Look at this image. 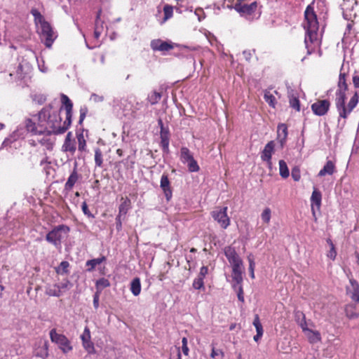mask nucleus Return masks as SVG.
<instances>
[{"instance_id":"obj_1","label":"nucleus","mask_w":359,"mask_h":359,"mask_svg":"<svg viewBox=\"0 0 359 359\" xmlns=\"http://www.w3.org/2000/svg\"><path fill=\"white\" fill-rule=\"evenodd\" d=\"M25 130L31 135H36L48 129L53 130L62 123L59 111L51 104L43 107L37 114H31L24 120Z\"/></svg>"},{"instance_id":"obj_2","label":"nucleus","mask_w":359,"mask_h":359,"mask_svg":"<svg viewBox=\"0 0 359 359\" xmlns=\"http://www.w3.org/2000/svg\"><path fill=\"white\" fill-rule=\"evenodd\" d=\"M61 102L62 108L65 110V120L62 123L56 126L53 130L48 129V132L37 134L36 140H29V144L31 147H36L39 144L42 148L46 150L51 151L53 149L55 140L52 138L53 135H60L64 133L70 127L72 118L73 103L67 95L62 94Z\"/></svg>"},{"instance_id":"obj_3","label":"nucleus","mask_w":359,"mask_h":359,"mask_svg":"<svg viewBox=\"0 0 359 359\" xmlns=\"http://www.w3.org/2000/svg\"><path fill=\"white\" fill-rule=\"evenodd\" d=\"M348 72H345L343 67L340 69L337 88L335 93L334 104L339 114V118L346 119L359 102V92L355 91L353 96L346 104V92L348 86Z\"/></svg>"},{"instance_id":"obj_4","label":"nucleus","mask_w":359,"mask_h":359,"mask_svg":"<svg viewBox=\"0 0 359 359\" xmlns=\"http://www.w3.org/2000/svg\"><path fill=\"white\" fill-rule=\"evenodd\" d=\"M304 29H306V36L304 43L307 49V53L311 55L316 51V49L320 48V41L318 38V31L319 25L317 15L311 6H308L304 11Z\"/></svg>"},{"instance_id":"obj_5","label":"nucleus","mask_w":359,"mask_h":359,"mask_svg":"<svg viewBox=\"0 0 359 359\" xmlns=\"http://www.w3.org/2000/svg\"><path fill=\"white\" fill-rule=\"evenodd\" d=\"M69 232L70 227L66 224L55 226L46 235V241L56 248L60 247L62 241L68 236Z\"/></svg>"},{"instance_id":"obj_6","label":"nucleus","mask_w":359,"mask_h":359,"mask_svg":"<svg viewBox=\"0 0 359 359\" xmlns=\"http://www.w3.org/2000/svg\"><path fill=\"white\" fill-rule=\"evenodd\" d=\"M49 334L51 341L56 344L64 353H67L73 349L69 339L65 334L57 333L56 329H52Z\"/></svg>"},{"instance_id":"obj_7","label":"nucleus","mask_w":359,"mask_h":359,"mask_svg":"<svg viewBox=\"0 0 359 359\" xmlns=\"http://www.w3.org/2000/svg\"><path fill=\"white\" fill-rule=\"evenodd\" d=\"M228 208L225 207H216L211 212L210 215L213 219L223 229H227L230 224L231 219L227 215Z\"/></svg>"},{"instance_id":"obj_8","label":"nucleus","mask_w":359,"mask_h":359,"mask_svg":"<svg viewBox=\"0 0 359 359\" xmlns=\"http://www.w3.org/2000/svg\"><path fill=\"white\" fill-rule=\"evenodd\" d=\"M46 151L44 148L39 147L30 151L29 161L32 165L39 163L41 166L46 163H50Z\"/></svg>"},{"instance_id":"obj_9","label":"nucleus","mask_w":359,"mask_h":359,"mask_svg":"<svg viewBox=\"0 0 359 359\" xmlns=\"http://www.w3.org/2000/svg\"><path fill=\"white\" fill-rule=\"evenodd\" d=\"M331 103L328 100H317L311 106L312 112L318 116H323L327 114Z\"/></svg>"},{"instance_id":"obj_10","label":"nucleus","mask_w":359,"mask_h":359,"mask_svg":"<svg viewBox=\"0 0 359 359\" xmlns=\"http://www.w3.org/2000/svg\"><path fill=\"white\" fill-rule=\"evenodd\" d=\"M40 36L41 39L44 41V44L47 48L51 47L56 38L49 22L41 27Z\"/></svg>"},{"instance_id":"obj_11","label":"nucleus","mask_w":359,"mask_h":359,"mask_svg":"<svg viewBox=\"0 0 359 359\" xmlns=\"http://www.w3.org/2000/svg\"><path fill=\"white\" fill-rule=\"evenodd\" d=\"M176 45L172 42L163 41L162 39H153L151 41L150 46L154 51H160L163 53L172 50Z\"/></svg>"},{"instance_id":"obj_12","label":"nucleus","mask_w":359,"mask_h":359,"mask_svg":"<svg viewBox=\"0 0 359 359\" xmlns=\"http://www.w3.org/2000/svg\"><path fill=\"white\" fill-rule=\"evenodd\" d=\"M224 252L231 267L243 265V261L234 248L226 246L224 248Z\"/></svg>"},{"instance_id":"obj_13","label":"nucleus","mask_w":359,"mask_h":359,"mask_svg":"<svg viewBox=\"0 0 359 359\" xmlns=\"http://www.w3.org/2000/svg\"><path fill=\"white\" fill-rule=\"evenodd\" d=\"M160 187L161 188L165 198L169 201L172 196V189L170 185V182L168 179V175L163 173L161 178Z\"/></svg>"},{"instance_id":"obj_14","label":"nucleus","mask_w":359,"mask_h":359,"mask_svg":"<svg viewBox=\"0 0 359 359\" xmlns=\"http://www.w3.org/2000/svg\"><path fill=\"white\" fill-rule=\"evenodd\" d=\"M275 149V143L274 141H269L264 147L263 151L261 152V159L263 161L267 163L269 166H271L272 164L271 157L272 154L274 152Z\"/></svg>"},{"instance_id":"obj_15","label":"nucleus","mask_w":359,"mask_h":359,"mask_svg":"<svg viewBox=\"0 0 359 359\" xmlns=\"http://www.w3.org/2000/svg\"><path fill=\"white\" fill-rule=\"evenodd\" d=\"M257 7V3L256 1H253L250 4L236 3L234 8L240 13L245 15H251L253 13Z\"/></svg>"},{"instance_id":"obj_16","label":"nucleus","mask_w":359,"mask_h":359,"mask_svg":"<svg viewBox=\"0 0 359 359\" xmlns=\"http://www.w3.org/2000/svg\"><path fill=\"white\" fill-rule=\"evenodd\" d=\"M243 266H236L232 267V280L233 281V288L237 290V285H243Z\"/></svg>"},{"instance_id":"obj_17","label":"nucleus","mask_w":359,"mask_h":359,"mask_svg":"<svg viewBox=\"0 0 359 359\" xmlns=\"http://www.w3.org/2000/svg\"><path fill=\"white\" fill-rule=\"evenodd\" d=\"M62 149L65 152H69L71 155H74L76 150L75 140L72 138V134L69 132L65 139V142L62 146Z\"/></svg>"},{"instance_id":"obj_18","label":"nucleus","mask_w":359,"mask_h":359,"mask_svg":"<svg viewBox=\"0 0 359 359\" xmlns=\"http://www.w3.org/2000/svg\"><path fill=\"white\" fill-rule=\"evenodd\" d=\"M351 288L347 289V293L350 295L351 299L355 302L359 303V284L354 279L350 280Z\"/></svg>"},{"instance_id":"obj_19","label":"nucleus","mask_w":359,"mask_h":359,"mask_svg":"<svg viewBox=\"0 0 359 359\" xmlns=\"http://www.w3.org/2000/svg\"><path fill=\"white\" fill-rule=\"evenodd\" d=\"M79 178V175L78 173L76 166L74 167L72 173L69 176L67 181L65 184V191H69L72 189L75 184L77 182Z\"/></svg>"},{"instance_id":"obj_20","label":"nucleus","mask_w":359,"mask_h":359,"mask_svg":"<svg viewBox=\"0 0 359 359\" xmlns=\"http://www.w3.org/2000/svg\"><path fill=\"white\" fill-rule=\"evenodd\" d=\"M321 201H322V194L321 192L316 188H313L311 196V209L313 215H315V211L313 208V205H315L318 210L320 208L321 206Z\"/></svg>"},{"instance_id":"obj_21","label":"nucleus","mask_w":359,"mask_h":359,"mask_svg":"<svg viewBox=\"0 0 359 359\" xmlns=\"http://www.w3.org/2000/svg\"><path fill=\"white\" fill-rule=\"evenodd\" d=\"M287 126L285 123H280L278 126L277 139L283 147L287 137Z\"/></svg>"},{"instance_id":"obj_22","label":"nucleus","mask_w":359,"mask_h":359,"mask_svg":"<svg viewBox=\"0 0 359 359\" xmlns=\"http://www.w3.org/2000/svg\"><path fill=\"white\" fill-rule=\"evenodd\" d=\"M301 315L303 316V321H304V325H303V323L301 324L302 330L304 331V330H308L309 332V333H310V334L308 336L309 342L310 343H316L317 341H320L321 337H320V333L318 332L313 331V330L306 329L304 327V325L305 326L306 325V320H305V316H304V314L303 313H301Z\"/></svg>"},{"instance_id":"obj_23","label":"nucleus","mask_w":359,"mask_h":359,"mask_svg":"<svg viewBox=\"0 0 359 359\" xmlns=\"http://www.w3.org/2000/svg\"><path fill=\"white\" fill-rule=\"evenodd\" d=\"M336 171V166L333 161H328L324 165V167L319 171L318 175L319 177H323L326 175H331Z\"/></svg>"},{"instance_id":"obj_24","label":"nucleus","mask_w":359,"mask_h":359,"mask_svg":"<svg viewBox=\"0 0 359 359\" xmlns=\"http://www.w3.org/2000/svg\"><path fill=\"white\" fill-rule=\"evenodd\" d=\"M121 204L118 207V215L125 216L131 208V201L128 197L121 198Z\"/></svg>"},{"instance_id":"obj_25","label":"nucleus","mask_w":359,"mask_h":359,"mask_svg":"<svg viewBox=\"0 0 359 359\" xmlns=\"http://www.w3.org/2000/svg\"><path fill=\"white\" fill-rule=\"evenodd\" d=\"M105 261L106 257L104 256L88 260L86 262V266L87 267L86 271L88 272H92L93 271H94L97 265H99Z\"/></svg>"},{"instance_id":"obj_26","label":"nucleus","mask_w":359,"mask_h":359,"mask_svg":"<svg viewBox=\"0 0 359 359\" xmlns=\"http://www.w3.org/2000/svg\"><path fill=\"white\" fill-rule=\"evenodd\" d=\"M346 315L349 318H355L359 316V305L348 304L345 308Z\"/></svg>"},{"instance_id":"obj_27","label":"nucleus","mask_w":359,"mask_h":359,"mask_svg":"<svg viewBox=\"0 0 359 359\" xmlns=\"http://www.w3.org/2000/svg\"><path fill=\"white\" fill-rule=\"evenodd\" d=\"M30 13L34 17L35 24L36 25H39L40 27L48 23L45 20L44 17L41 15V13L36 8H32Z\"/></svg>"},{"instance_id":"obj_28","label":"nucleus","mask_w":359,"mask_h":359,"mask_svg":"<svg viewBox=\"0 0 359 359\" xmlns=\"http://www.w3.org/2000/svg\"><path fill=\"white\" fill-rule=\"evenodd\" d=\"M131 292L134 296H138L141 292V283L140 278H135L133 279L130 283Z\"/></svg>"},{"instance_id":"obj_29","label":"nucleus","mask_w":359,"mask_h":359,"mask_svg":"<svg viewBox=\"0 0 359 359\" xmlns=\"http://www.w3.org/2000/svg\"><path fill=\"white\" fill-rule=\"evenodd\" d=\"M194 158V156L190 150L186 147H182L180 149V160L183 163H187Z\"/></svg>"},{"instance_id":"obj_30","label":"nucleus","mask_w":359,"mask_h":359,"mask_svg":"<svg viewBox=\"0 0 359 359\" xmlns=\"http://www.w3.org/2000/svg\"><path fill=\"white\" fill-rule=\"evenodd\" d=\"M100 14H101V11H99L97 14V16H96L95 25V29H94V33H93L94 37L96 39H99V38L100 37L101 34L102 32V29H103L102 25L100 26L99 25L100 22L101 24L102 23L100 21Z\"/></svg>"},{"instance_id":"obj_31","label":"nucleus","mask_w":359,"mask_h":359,"mask_svg":"<svg viewBox=\"0 0 359 359\" xmlns=\"http://www.w3.org/2000/svg\"><path fill=\"white\" fill-rule=\"evenodd\" d=\"M278 164H279L280 175L283 179L287 178L290 175V171H289V169H288L286 162L284 160H280L278 162Z\"/></svg>"},{"instance_id":"obj_32","label":"nucleus","mask_w":359,"mask_h":359,"mask_svg":"<svg viewBox=\"0 0 359 359\" xmlns=\"http://www.w3.org/2000/svg\"><path fill=\"white\" fill-rule=\"evenodd\" d=\"M289 103L290 107L294 109L296 111H300V102L297 95L294 93L289 95Z\"/></svg>"},{"instance_id":"obj_33","label":"nucleus","mask_w":359,"mask_h":359,"mask_svg":"<svg viewBox=\"0 0 359 359\" xmlns=\"http://www.w3.org/2000/svg\"><path fill=\"white\" fill-rule=\"evenodd\" d=\"M110 286V282L108 279L102 278L98 279L95 283V287L97 292L101 293L103 289Z\"/></svg>"},{"instance_id":"obj_34","label":"nucleus","mask_w":359,"mask_h":359,"mask_svg":"<svg viewBox=\"0 0 359 359\" xmlns=\"http://www.w3.org/2000/svg\"><path fill=\"white\" fill-rule=\"evenodd\" d=\"M76 139L78 142V149L79 151L83 152L86 151V140L84 137L83 133H76Z\"/></svg>"},{"instance_id":"obj_35","label":"nucleus","mask_w":359,"mask_h":359,"mask_svg":"<svg viewBox=\"0 0 359 359\" xmlns=\"http://www.w3.org/2000/svg\"><path fill=\"white\" fill-rule=\"evenodd\" d=\"M264 99L265 102H267L270 107H271L273 108L276 107V97L270 92V90H266L264 91Z\"/></svg>"},{"instance_id":"obj_36","label":"nucleus","mask_w":359,"mask_h":359,"mask_svg":"<svg viewBox=\"0 0 359 359\" xmlns=\"http://www.w3.org/2000/svg\"><path fill=\"white\" fill-rule=\"evenodd\" d=\"M95 163L96 167L102 168L103 166V154L99 147L95 149Z\"/></svg>"},{"instance_id":"obj_37","label":"nucleus","mask_w":359,"mask_h":359,"mask_svg":"<svg viewBox=\"0 0 359 359\" xmlns=\"http://www.w3.org/2000/svg\"><path fill=\"white\" fill-rule=\"evenodd\" d=\"M162 97L161 92H157L156 90L151 92L148 96V101L151 104H157Z\"/></svg>"},{"instance_id":"obj_38","label":"nucleus","mask_w":359,"mask_h":359,"mask_svg":"<svg viewBox=\"0 0 359 359\" xmlns=\"http://www.w3.org/2000/svg\"><path fill=\"white\" fill-rule=\"evenodd\" d=\"M326 241H327V243L330 247V250L327 253V257L332 260H334L336 259V257L337 255L335 246L330 238H327Z\"/></svg>"},{"instance_id":"obj_39","label":"nucleus","mask_w":359,"mask_h":359,"mask_svg":"<svg viewBox=\"0 0 359 359\" xmlns=\"http://www.w3.org/2000/svg\"><path fill=\"white\" fill-rule=\"evenodd\" d=\"M46 294L49 296L60 297L61 292L58 288L57 284L48 286L46 289Z\"/></svg>"},{"instance_id":"obj_40","label":"nucleus","mask_w":359,"mask_h":359,"mask_svg":"<svg viewBox=\"0 0 359 359\" xmlns=\"http://www.w3.org/2000/svg\"><path fill=\"white\" fill-rule=\"evenodd\" d=\"M212 351L210 353V357L214 359H223L224 357V352L219 348H216L213 344L211 345Z\"/></svg>"},{"instance_id":"obj_41","label":"nucleus","mask_w":359,"mask_h":359,"mask_svg":"<svg viewBox=\"0 0 359 359\" xmlns=\"http://www.w3.org/2000/svg\"><path fill=\"white\" fill-rule=\"evenodd\" d=\"M253 325L256 328L257 334L263 335V333H264L263 327L262 325L259 316L257 314L255 315V318L253 320Z\"/></svg>"},{"instance_id":"obj_42","label":"nucleus","mask_w":359,"mask_h":359,"mask_svg":"<svg viewBox=\"0 0 359 359\" xmlns=\"http://www.w3.org/2000/svg\"><path fill=\"white\" fill-rule=\"evenodd\" d=\"M271 210L269 208H266L264 209L263 212L261 214V218L262 221L266 223L269 224L271 220Z\"/></svg>"},{"instance_id":"obj_43","label":"nucleus","mask_w":359,"mask_h":359,"mask_svg":"<svg viewBox=\"0 0 359 359\" xmlns=\"http://www.w3.org/2000/svg\"><path fill=\"white\" fill-rule=\"evenodd\" d=\"M188 170L191 172H198L200 170V167L198 165L197 161L194 158L187 163Z\"/></svg>"},{"instance_id":"obj_44","label":"nucleus","mask_w":359,"mask_h":359,"mask_svg":"<svg viewBox=\"0 0 359 359\" xmlns=\"http://www.w3.org/2000/svg\"><path fill=\"white\" fill-rule=\"evenodd\" d=\"M82 345L84 349L89 353L93 354L95 352L94 344L92 342L91 339L89 341H86L82 342Z\"/></svg>"},{"instance_id":"obj_45","label":"nucleus","mask_w":359,"mask_h":359,"mask_svg":"<svg viewBox=\"0 0 359 359\" xmlns=\"http://www.w3.org/2000/svg\"><path fill=\"white\" fill-rule=\"evenodd\" d=\"M291 175L294 181L299 182L301 179V170L299 166L292 168Z\"/></svg>"},{"instance_id":"obj_46","label":"nucleus","mask_w":359,"mask_h":359,"mask_svg":"<svg viewBox=\"0 0 359 359\" xmlns=\"http://www.w3.org/2000/svg\"><path fill=\"white\" fill-rule=\"evenodd\" d=\"M204 279L197 276V278H196L194 280V282H193V284H192V286L194 289L196 290H201V289H205V287H204V281H203Z\"/></svg>"},{"instance_id":"obj_47","label":"nucleus","mask_w":359,"mask_h":359,"mask_svg":"<svg viewBox=\"0 0 359 359\" xmlns=\"http://www.w3.org/2000/svg\"><path fill=\"white\" fill-rule=\"evenodd\" d=\"M163 12H164V20H166L172 16L173 7L172 6L166 4L163 7Z\"/></svg>"},{"instance_id":"obj_48","label":"nucleus","mask_w":359,"mask_h":359,"mask_svg":"<svg viewBox=\"0 0 359 359\" xmlns=\"http://www.w3.org/2000/svg\"><path fill=\"white\" fill-rule=\"evenodd\" d=\"M71 283L68 280H65L63 282L57 284L58 288L61 292V294L70 288Z\"/></svg>"},{"instance_id":"obj_49","label":"nucleus","mask_w":359,"mask_h":359,"mask_svg":"<svg viewBox=\"0 0 359 359\" xmlns=\"http://www.w3.org/2000/svg\"><path fill=\"white\" fill-rule=\"evenodd\" d=\"M249 261V271H250V275L252 278H255V263L254 262L253 257H251V255L248 256V257Z\"/></svg>"},{"instance_id":"obj_50","label":"nucleus","mask_w":359,"mask_h":359,"mask_svg":"<svg viewBox=\"0 0 359 359\" xmlns=\"http://www.w3.org/2000/svg\"><path fill=\"white\" fill-rule=\"evenodd\" d=\"M81 339L82 342L89 341L91 339L90 331L88 327L84 328L83 334L81 335Z\"/></svg>"},{"instance_id":"obj_51","label":"nucleus","mask_w":359,"mask_h":359,"mask_svg":"<svg viewBox=\"0 0 359 359\" xmlns=\"http://www.w3.org/2000/svg\"><path fill=\"white\" fill-rule=\"evenodd\" d=\"M170 138H161V147L163 152H169Z\"/></svg>"},{"instance_id":"obj_52","label":"nucleus","mask_w":359,"mask_h":359,"mask_svg":"<svg viewBox=\"0 0 359 359\" xmlns=\"http://www.w3.org/2000/svg\"><path fill=\"white\" fill-rule=\"evenodd\" d=\"M88 108L86 106L81 107L79 109L80 116H79V123L80 125L82 124L83 120L85 119L86 114H88Z\"/></svg>"},{"instance_id":"obj_53","label":"nucleus","mask_w":359,"mask_h":359,"mask_svg":"<svg viewBox=\"0 0 359 359\" xmlns=\"http://www.w3.org/2000/svg\"><path fill=\"white\" fill-rule=\"evenodd\" d=\"M237 292L238 299L242 303L245 302L244 299V292L243 288V285H237V290H234Z\"/></svg>"},{"instance_id":"obj_54","label":"nucleus","mask_w":359,"mask_h":359,"mask_svg":"<svg viewBox=\"0 0 359 359\" xmlns=\"http://www.w3.org/2000/svg\"><path fill=\"white\" fill-rule=\"evenodd\" d=\"M81 209L85 215L89 218H94V215L90 212L88 209V205L86 201L83 202Z\"/></svg>"},{"instance_id":"obj_55","label":"nucleus","mask_w":359,"mask_h":359,"mask_svg":"<svg viewBox=\"0 0 359 359\" xmlns=\"http://www.w3.org/2000/svg\"><path fill=\"white\" fill-rule=\"evenodd\" d=\"M208 267L206 266H203L200 269V272H199L198 276L204 279L205 276L208 274Z\"/></svg>"},{"instance_id":"obj_56","label":"nucleus","mask_w":359,"mask_h":359,"mask_svg":"<svg viewBox=\"0 0 359 359\" xmlns=\"http://www.w3.org/2000/svg\"><path fill=\"white\" fill-rule=\"evenodd\" d=\"M161 138H170V133L168 128H162L160 132Z\"/></svg>"},{"instance_id":"obj_57","label":"nucleus","mask_w":359,"mask_h":359,"mask_svg":"<svg viewBox=\"0 0 359 359\" xmlns=\"http://www.w3.org/2000/svg\"><path fill=\"white\" fill-rule=\"evenodd\" d=\"M100 294V292H96L93 296V306L95 309H97L99 306Z\"/></svg>"},{"instance_id":"obj_58","label":"nucleus","mask_w":359,"mask_h":359,"mask_svg":"<svg viewBox=\"0 0 359 359\" xmlns=\"http://www.w3.org/2000/svg\"><path fill=\"white\" fill-rule=\"evenodd\" d=\"M169 359H182L180 348H177L175 353L170 354Z\"/></svg>"},{"instance_id":"obj_59","label":"nucleus","mask_w":359,"mask_h":359,"mask_svg":"<svg viewBox=\"0 0 359 359\" xmlns=\"http://www.w3.org/2000/svg\"><path fill=\"white\" fill-rule=\"evenodd\" d=\"M69 266V264L68 262L63 261L60 263V264L59 266V269H61L65 273H67Z\"/></svg>"},{"instance_id":"obj_60","label":"nucleus","mask_w":359,"mask_h":359,"mask_svg":"<svg viewBox=\"0 0 359 359\" xmlns=\"http://www.w3.org/2000/svg\"><path fill=\"white\" fill-rule=\"evenodd\" d=\"M122 215H118L116 217V226L117 231H121L122 229L121 217Z\"/></svg>"},{"instance_id":"obj_61","label":"nucleus","mask_w":359,"mask_h":359,"mask_svg":"<svg viewBox=\"0 0 359 359\" xmlns=\"http://www.w3.org/2000/svg\"><path fill=\"white\" fill-rule=\"evenodd\" d=\"M352 80L354 88H359V76H353Z\"/></svg>"},{"instance_id":"obj_62","label":"nucleus","mask_w":359,"mask_h":359,"mask_svg":"<svg viewBox=\"0 0 359 359\" xmlns=\"http://www.w3.org/2000/svg\"><path fill=\"white\" fill-rule=\"evenodd\" d=\"M182 352L185 355L189 354V349L187 345L182 346Z\"/></svg>"},{"instance_id":"obj_63","label":"nucleus","mask_w":359,"mask_h":359,"mask_svg":"<svg viewBox=\"0 0 359 359\" xmlns=\"http://www.w3.org/2000/svg\"><path fill=\"white\" fill-rule=\"evenodd\" d=\"M353 26V22H348L346 25V32L348 31V34L350 33V31L351 30L352 27Z\"/></svg>"},{"instance_id":"obj_64","label":"nucleus","mask_w":359,"mask_h":359,"mask_svg":"<svg viewBox=\"0 0 359 359\" xmlns=\"http://www.w3.org/2000/svg\"><path fill=\"white\" fill-rule=\"evenodd\" d=\"M354 255L357 259V264L359 265V252L358 251H355Z\"/></svg>"}]
</instances>
